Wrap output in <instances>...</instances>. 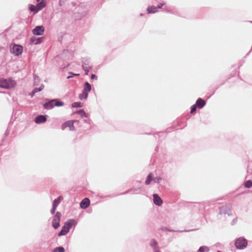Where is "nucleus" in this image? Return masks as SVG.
I'll use <instances>...</instances> for the list:
<instances>
[{
    "mask_svg": "<svg viewBox=\"0 0 252 252\" xmlns=\"http://www.w3.org/2000/svg\"><path fill=\"white\" fill-rule=\"evenodd\" d=\"M205 104V101L200 98H198L196 102V105L199 108H202L203 107Z\"/></svg>",
    "mask_w": 252,
    "mask_h": 252,
    "instance_id": "obj_16",
    "label": "nucleus"
},
{
    "mask_svg": "<svg viewBox=\"0 0 252 252\" xmlns=\"http://www.w3.org/2000/svg\"><path fill=\"white\" fill-rule=\"evenodd\" d=\"M150 245L154 249V250L158 249V242L155 240L153 239L151 240Z\"/></svg>",
    "mask_w": 252,
    "mask_h": 252,
    "instance_id": "obj_19",
    "label": "nucleus"
},
{
    "mask_svg": "<svg viewBox=\"0 0 252 252\" xmlns=\"http://www.w3.org/2000/svg\"><path fill=\"white\" fill-rule=\"evenodd\" d=\"M163 5V4H160V5H158V7H155L153 6H149L147 8L148 13H154L157 12L158 9L161 8Z\"/></svg>",
    "mask_w": 252,
    "mask_h": 252,
    "instance_id": "obj_12",
    "label": "nucleus"
},
{
    "mask_svg": "<svg viewBox=\"0 0 252 252\" xmlns=\"http://www.w3.org/2000/svg\"><path fill=\"white\" fill-rule=\"evenodd\" d=\"M155 252H160L158 249H155Z\"/></svg>",
    "mask_w": 252,
    "mask_h": 252,
    "instance_id": "obj_31",
    "label": "nucleus"
},
{
    "mask_svg": "<svg viewBox=\"0 0 252 252\" xmlns=\"http://www.w3.org/2000/svg\"><path fill=\"white\" fill-rule=\"evenodd\" d=\"M82 104L80 102H76L72 104V107L74 108L81 107Z\"/></svg>",
    "mask_w": 252,
    "mask_h": 252,
    "instance_id": "obj_22",
    "label": "nucleus"
},
{
    "mask_svg": "<svg viewBox=\"0 0 252 252\" xmlns=\"http://www.w3.org/2000/svg\"><path fill=\"white\" fill-rule=\"evenodd\" d=\"M36 5L31 4L29 5V9L31 12L36 13L46 6L45 0H36Z\"/></svg>",
    "mask_w": 252,
    "mask_h": 252,
    "instance_id": "obj_1",
    "label": "nucleus"
},
{
    "mask_svg": "<svg viewBox=\"0 0 252 252\" xmlns=\"http://www.w3.org/2000/svg\"><path fill=\"white\" fill-rule=\"evenodd\" d=\"M70 74H71L72 75V76H69L67 77V79H69V78H72L73 77V76H79V73H77V74H74L72 72H69Z\"/></svg>",
    "mask_w": 252,
    "mask_h": 252,
    "instance_id": "obj_29",
    "label": "nucleus"
},
{
    "mask_svg": "<svg viewBox=\"0 0 252 252\" xmlns=\"http://www.w3.org/2000/svg\"><path fill=\"white\" fill-rule=\"evenodd\" d=\"M61 214L57 212L52 220V226L55 229H57L60 226V221L61 218Z\"/></svg>",
    "mask_w": 252,
    "mask_h": 252,
    "instance_id": "obj_10",
    "label": "nucleus"
},
{
    "mask_svg": "<svg viewBox=\"0 0 252 252\" xmlns=\"http://www.w3.org/2000/svg\"><path fill=\"white\" fill-rule=\"evenodd\" d=\"M44 28L43 26H37L33 30L32 33L34 35H41L44 33Z\"/></svg>",
    "mask_w": 252,
    "mask_h": 252,
    "instance_id": "obj_11",
    "label": "nucleus"
},
{
    "mask_svg": "<svg viewBox=\"0 0 252 252\" xmlns=\"http://www.w3.org/2000/svg\"><path fill=\"white\" fill-rule=\"evenodd\" d=\"M196 106L195 105H193L191 108L190 113H194L196 111Z\"/></svg>",
    "mask_w": 252,
    "mask_h": 252,
    "instance_id": "obj_26",
    "label": "nucleus"
},
{
    "mask_svg": "<svg viewBox=\"0 0 252 252\" xmlns=\"http://www.w3.org/2000/svg\"><path fill=\"white\" fill-rule=\"evenodd\" d=\"M44 88V85H42L39 88H35L34 89V90H33L32 92V96H33L34 95V94L41 91Z\"/></svg>",
    "mask_w": 252,
    "mask_h": 252,
    "instance_id": "obj_21",
    "label": "nucleus"
},
{
    "mask_svg": "<svg viewBox=\"0 0 252 252\" xmlns=\"http://www.w3.org/2000/svg\"><path fill=\"white\" fill-rule=\"evenodd\" d=\"M153 180L155 183H159L161 180V178L159 177H157L153 179Z\"/></svg>",
    "mask_w": 252,
    "mask_h": 252,
    "instance_id": "obj_27",
    "label": "nucleus"
},
{
    "mask_svg": "<svg viewBox=\"0 0 252 252\" xmlns=\"http://www.w3.org/2000/svg\"><path fill=\"white\" fill-rule=\"evenodd\" d=\"M218 252H220V251H218Z\"/></svg>",
    "mask_w": 252,
    "mask_h": 252,
    "instance_id": "obj_33",
    "label": "nucleus"
},
{
    "mask_svg": "<svg viewBox=\"0 0 252 252\" xmlns=\"http://www.w3.org/2000/svg\"><path fill=\"white\" fill-rule=\"evenodd\" d=\"M80 112H83V113H84V112L83 111H82V110H80Z\"/></svg>",
    "mask_w": 252,
    "mask_h": 252,
    "instance_id": "obj_32",
    "label": "nucleus"
},
{
    "mask_svg": "<svg viewBox=\"0 0 252 252\" xmlns=\"http://www.w3.org/2000/svg\"><path fill=\"white\" fill-rule=\"evenodd\" d=\"M64 103L58 99H53L45 103L44 107L46 109H51L54 106H62L63 105Z\"/></svg>",
    "mask_w": 252,
    "mask_h": 252,
    "instance_id": "obj_6",
    "label": "nucleus"
},
{
    "mask_svg": "<svg viewBox=\"0 0 252 252\" xmlns=\"http://www.w3.org/2000/svg\"><path fill=\"white\" fill-rule=\"evenodd\" d=\"M63 199V197L62 196H60L57 198L55 199L53 203V206L57 207L58 204L60 203L61 200Z\"/></svg>",
    "mask_w": 252,
    "mask_h": 252,
    "instance_id": "obj_17",
    "label": "nucleus"
},
{
    "mask_svg": "<svg viewBox=\"0 0 252 252\" xmlns=\"http://www.w3.org/2000/svg\"><path fill=\"white\" fill-rule=\"evenodd\" d=\"M247 241L243 238L237 239L235 243V245L237 249H243L247 246Z\"/></svg>",
    "mask_w": 252,
    "mask_h": 252,
    "instance_id": "obj_9",
    "label": "nucleus"
},
{
    "mask_svg": "<svg viewBox=\"0 0 252 252\" xmlns=\"http://www.w3.org/2000/svg\"><path fill=\"white\" fill-rule=\"evenodd\" d=\"M90 204V201L89 198H85L80 203V207L82 209H86L89 207Z\"/></svg>",
    "mask_w": 252,
    "mask_h": 252,
    "instance_id": "obj_13",
    "label": "nucleus"
},
{
    "mask_svg": "<svg viewBox=\"0 0 252 252\" xmlns=\"http://www.w3.org/2000/svg\"><path fill=\"white\" fill-rule=\"evenodd\" d=\"M209 248L207 247L203 246L201 247L199 250L198 252H208L209 251Z\"/></svg>",
    "mask_w": 252,
    "mask_h": 252,
    "instance_id": "obj_23",
    "label": "nucleus"
},
{
    "mask_svg": "<svg viewBox=\"0 0 252 252\" xmlns=\"http://www.w3.org/2000/svg\"><path fill=\"white\" fill-rule=\"evenodd\" d=\"M91 85L88 82H86L84 86L83 92L79 95V98L81 100L86 99L88 97V93L91 91Z\"/></svg>",
    "mask_w": 252,
    "mask_h": 252,
    "instance_id": "obj_7",
    "label": "nucleus"
},
{
    "mask_svg": "<svg viewBox=\"0 0 252 252\" xmlns=\"http://www.w3.org/2000/svg\"><path fill=\"white\" fill-rule=\"evenodd\" d=\"M78 122L77 120H69L63 123L62 125V129L63 130L65 129L66 127H68L69 130L71 131L75 130V127L74 126L75 122Z\"/></svg>",
    "mask_w": 252,
    "mask_h": 252,
    "instance_id": "obj_8",
    "label": "nucleus"
},
{
    "mask_svg": "<svg viewBox=\"0 0 252 252\" xmlns=\"http://www.w3.org/2000/svg\"><path fill=\"white\" fill-rule=\"evenodd\" d=\"M16 82L11 79H0V87L4 89H11L16 86Z\"/></svg>",
    "mask_w": 252,
    "mask_h": 252,
    "instance_id": "obj_3",
    "label": "nucleus"
},
{
    "mask_svg": "<svg viewBox=\"0 0 252 252\" xmlns=\"http://www.w3.org/2000/svg\"><path fill=\"white\" fill-rule=\"evenodd\" d=\"M95 77H96V76L94 74H92V76H91L92 79H94V78Z\"/></svg>",
    "mask_w": 252,
    "mask_h": 252,
    "instance_id": "obj_30",
    "label": "nucleus"
},
{
    "mask_svg": "<svg viewBox=\"0 0 252 252\" xmlns=\"http://www.w3.org/2000/svg\"><path fill=\"white\" fill-rule=\"evenodd\" d=\"M153 201L154 203L160 206L162 204V200L160 198V197L157 194H154L153 195Z\"/></svg>",
    "mask_w": 252,
    "mask_h": 252,
    "instance_id": "obj_14",
    "label": "nucleus"
},
{
    "mask_svg": "<svg viewBox=\"0 0 252 252\" xmlns=\"http://www.w3.org/2000/svg\"><path fill=\"white\" fill-rule=\"evenodd\" d=\"M245 186L247 188H251L252 186V182L250 180L246 181Z\"/></svg>",
    "mask_w": 252,
    "mask_h": 252,
    "instance_id": "obj_25",
    "label": "nucleus"
},
{
    "mask_svg": "<svg viewBox=\"0 0 252 252\" xmlns=\"http://www.w3.org/2000/svg\"><path fill=\"white\" fill-rule=\"evenodd\" d=\"M82 67L85 71L86 74L87 75L89 71L91 69V67L90 66H88L86 64H83Z\"/></svg>",
    "mask_w": 252,
    "mask_h": 252,
    "instance_id": "obj_20",
    "label": "nucleus"
},
{
    "mask_svg": "<svg viewBox=\"0 0 252 252\" xmlns=\"http://www.w3.org/2000/svg\"><path fill=\"white\" fill-rule=\"evenodd\" d=\"M153 175L152 173H150L146 180L145 183L146 185H149L153 179Z\"/></svg>",
    "mask_w": 252,
    "mask_h": 252,
    "instance_id": "obj_18",
    "label": "nucleus"
},
{
    "mask_svg": "<svg viewBox=\"0 0 252 252\" xmlns=\"http://www.w3.org/2000/svg\"><path fill=\"white\" fill-rule=\"evenodd\" d=\"M23 48L22 46L13 44L10 45V52L15 56H19L22 54Z\"/></svg>",
    "mask_w": 252,
    "mask_h": 252,
    "instance_id": "obj_5",
    "label": "nucleus"
},
{
    "mask_svg": "<svg viewBox=\"0 0 252 252\" xmlns=\"http://www.w3.org/2000/svg\"><path fill=\"white\" fill-rule=\"evenodd\" d=\"M53 252H64V249L63 247H58L54 249Z\"/></svg>",
    "mask_w": 252,
    "mask_h": 252,
    "instance_id": "obj_24",
    "label": "nucleus"
},
{
    "mask_svg": "<svg viewBox=\"0 0 252 252\" xmlns=\"http://www.w3.org/2000/svg\"><path fill=\"white\" fill-rule=\"evenodd\" d=\"M34 121L36 124L43 123L46 121V118L45 116L39 115L36 117Z\"/></svg>",
    "mask_w": 252,
    "mask_h": 252,
    "instance_id": "obj_15",
    "label": "nucleus"
},
{
    "mask_svg": "<svg viewBox=\"0 0 252 252\" xmlns=\"http://www.w3.org/2000/svg\"><path fill=\"white\" fill-rule=\"evenodd\" d=\"M75 224V222L73 220H70L65 222L64 225L62 227L61 231L59 233L58 235L61 236L66 234L69 231L71 227Z\"/></svg>",
    "mask_w": 252,
    "mask_h": 252,
    "instance_id": "obj_4",
    "label": "nucleus"
},
{
    "mask_svg": "<svg viewBox=\"0 0 252 252\" xmlns=\"http://www.w3.org/2000/svg\"><path fill=\"white\" fill-rule=\"evenodd\" d=\"M36 5L31 4L29 5V9L31 12L36 13L46 6L45 0H36Z\"/></svg>",
    "mask_w": 252,
    "mask_h": 252,
    "instance_id": "obj_2",
    "label": "nucleus"
},
{
    "mask_svg": "<svg viewBox=\"0 0 252 252\" xmlns=\"http://www.w3.org/2000/svg\"><path fill=\"white\" fill-rule=\"evenodd\" d=\"M56 208H57V207H56L55 206H53L52 209L51 210V213L52 214H54L55 213Z\"/></svg>",
    "mask_w": 252,
    "mask_h": 252,
    "instance_id": "obj_28",
    "label": "nucleus"
}]
</instances>
